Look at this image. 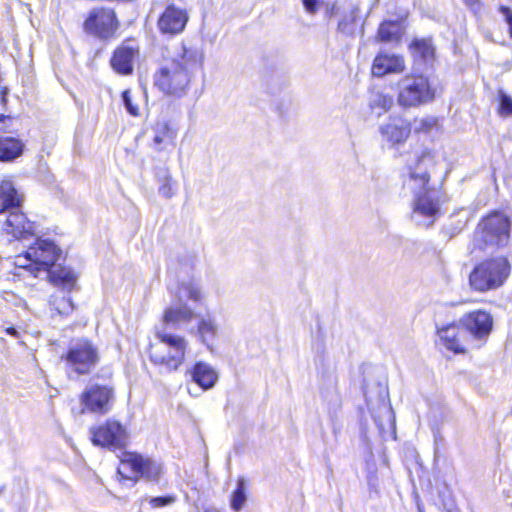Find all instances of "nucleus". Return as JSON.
I'll return each instance as SVG.
<instances>
[{"label":"nucleus","mask_w":512,"mask_h":512,"mask_svg":"<svg viewBox=\"0 0 512 512\" xmlns=\"http://www.w3.org/2000/svg\"><path fill=\"white\" fill-rule=\"evenodd\" d=\"M465 3L471 7H473L474 5L478 4V1L479 0H464Z\"/></svg>","instance_id":"44"},{"label":"nucleus","mask_w":512,"mask_h":512,"mask_svg":"<svg viewBox=\"0 0 512 512\" xmlns=\"http://www.w3.org/2000/svg\"><path fill=\"white\" fill-rule=\"evenodd\" d=\"M122 462L128 464L133 472L147 481L157 482L162 474L160 463L137 453H127Z\"/></svg>","instance_id":"17"},{"label":"nucleus","mask_w":512,"mask_h":512,"mask_svg":"<svg viewBox=\"0 0 512 512\" xmlns=\"http://www.w3.org/2000/svg\"><path fill=\"white\" fill-rule=\"evenodd\" d=\"M362 391L367 405H370L373 400H376L378 403L383 405L388 401V387L386 381L378 380L375 384L370 385L366 378H364Z\"/></svg>","instance_id":"26"},{"label":"nucleus","mask_w":512,"mask_h":512,"mask_svg":"<svg viewBox=\"0 0 512 512\" xmlns=\"http://www.w3.org/2000/svg\"><path fill=\"white\" fill-rule=\"evenodd\" d=\"M247 501L246 495V481L244 478H239L237 481L236 489L233 491L231 495V508L239 512Z\"/></svg>","instance_id":"29"},{"label":"nucleus","mask_w":512,"mask_h":512,"mask_svg":"<svg viewBox=\"0 0 512 512\" xmlns=\"http://www.w3.org/2000/svg\"><path fill=\"white\" fill-rule=\"evenodd\" d=\"M510 233L511 219L503 213L493 212L477 225L473 246L479 250L504 247L509 242Z\"/></svg>","instance_id":"6"},{"label":"nucleus","mask_w":512,"mask_h":512,"mask_svg":"<svg viewBox=\"0 0 512 512\" xmlns=\"http://www.w3.org/2000/svg\"><path fill=\"white\" fill-rule=\"evenodd\" d=\"M401 36V26L397 21H384L378 29V38L382 42H391Z\"/></svg>","instance_id":"28"},{"label":"nucleus","mask_w":512,"mask_h":512,"mask_svg":"<svg viewBox=\"0 0 512 512\" xmlns=\"http://www.w3.org/2000/svg\"><path fill=\"white\" fill-rule=\"evenodd\" d=\"M510 274V264L504 257L484 260L477 264L469 275L472 289L478 292L497 289Z\"/></svg>","instance_id":"8"},{"label":"nucleus","mask_w":512,"mask_h":512,"mask_svg":"<svg viewBox=\"0 0 512 512\" xmlns=\"http://www.w3.org/2000/svg\"><path fill=\"white\" fill-rule=\"evenodd\" d=\"M190 375L192 381L202 390L214 387L218 379V375L213 368L204 362H197L190 370Z\"/></svg>","instance_id":"24"},{"label":"nucleus","mask_w":512,"mask_h":512,"mask_svg":"<svg viewBox=\"0 0 512 512\" xmlns=\"http://www.w3.org/2000/svg\"><path fill=\"white\" fill-rule=\"evenodd\" d=\"M159 182L158 192L161 196L166 199L171 198L174 195L173 186L171 184L172 178L167 169H160L157 173Z\"/></svg>","instance_id":"31"},{"label":"nucleus","mask_w":512,"mask_h":512,"mask_svg":"<svg viewBox=\"0 0 512 512\" xmlns=\"http://www.w3.org/2000/svg\"><path fill=\"white\" fill-rule=\"evenodd\" d=\"M499 104L501 115H512V97L501 91L499 93Z\"/></svg>","instance_id":"33"},{"label":"nucleus","mask_w":512,"mask_h":512,"mask_svg":"<svg viewBox=\"0 0 512 512\" xmlns=\"http://www.w3.org/2000/svg\"><path fill=\"white\" fill-rule=\"evenodd\" d=\"M405 70L404 58L400 55L380 52L373 61L372 74L383 77L387 74L401 73Z\"/></svg>","instance_id":"20"},{"label":"nucleus","mask_w":512,"mask_h":512,"mask_svg":"<svg viewBox=\"0 0 512 512\" xmlns=\"http://www.w3.org/2000/svg\"><path fill=\"white\" fill-rule=\"evenodd\" d=\"M343 4L339 6L337 3L327 4L326 15L331 18L333 16H339L342 13Z\"/></svg>","instance_id":"39"},{"label":"nucleus","mask_w":512,"mask_h":512,"mask_svg":"<svg viewBox=\"0 0 512 512\" xmlns=\"http://www.w3.org/2000/svg\"><path fill=\"white\" fill-rule=\"evenodd\" d=\"M91 440L95 446L109 450L123 449L128 441L125 427L116 420L108 419L106 422L90 428Z\"/></svg>","instance_id":"12"},{"label":"nucleus","mask_w":512,"mask_h":512,"mask_svg":"<svg viewBox=\"0 0 512 512\" xmlns=\"http://www.w3.org/2000/svg\"><path fill=\"white\" fill-rule=\"evenodd\" d=\"M188 21L185 10L168 5L158 19V28L162 34L176 35L181 33Z\"/></svg>","instance_id":"18"},{"label":"nucleus","mask_w":512,"mask_h":512,"mask_svg":"<svg viewBox=\"0 0 512 512\" xmlns=\"http://www.w3.org/2000/svg\"><path fill=\"white\" fill-rule=\"evenodd\" d=\"M122 101H123V105H124L125 109L127 110V112L130 115L138 116V114H139L138 106L133 104L129 90H125L122 92Z\"/></svg>","instance_id":"35"},{"label":"nucleus","mask_w":512,"mask_h":512,"mask_svg":"<svg viewBox=\"0 0 512 512\" xmlns=\"http://www.w3.org/2000/svg\"><path fill=\"white\" fill-rule=\"evenodd\" d=\"M138 56V46L132 45L130 41H124L114 50L110 65L116 73L128 76L133 73L134 63Z\"/></svg>","instance_id":"15"},{"label":"nucleus","mask_w":512,"mask_h":512,"mask_svg":"<svg viewBox=\"0 0 512 512\" xmlns=\"http://www.w3.org/2000/svg\"><path fill=\"white\" fill-rule=\"evenodd\" d=\"M4 230L15 239L24 240L35 234V223L29 221L20 210H13L4 223Z\"/></svg>","instance_id":"19"},{"label":"nucleus","mask_w":512,"mask_h":512,"mask_svg":"<svg viewBox=\"0 0 512 512\" xmlns=\"http://www.w3.org/2000/svg\"><path fill=\"white\" fill-rule=\"evenodd\" d=\"M459 325L473 340L486 342L493 330L494 320L489 312L479 309L464 314L459 319Z\"/></svg>","instance_id":"13"},{"label":"nucleus","mask_w":512,"mask_h":512,"mask_svg":"<svg viewBox=\"0 0 512 512\" xmlns=\"http://www.w3.org/2000/svg\"><path fill=\"white\" fill-rule=\"evenodd\" d=\"M119 26V20L114 9L95 7L88 12L83 22V31L93 38L106 42L116 36Z\"/></svg>","instance_id":"10"},{"label":"nucleus","mask_w":512,"mask_h":512,"mask_svg":"<svg viewBox=\"0 0 512 512\" xmlns=\"http://www.w3.org/2000/svg\"><path fill=\"white\" fill-rule=\"evenodd\" d=\"M6 333H7L8 335L13 336V337H18V331H17V330H16V328H14V327H8V328L6 329Z\"/></svg>","instance_id":"42"},{"label":"nucleus","mask_w":512,"mask_h":512,"mask_svg":"<svg viewBox=\"0 0 512 512\" xmlns=\"http://www.w3.org/2000/svg\"><path fill=\"white\" fill-rule=\"evenodd\" d=\"M322 3V0H302L305 11L310 15H315Z\"/></svg>","instance_id":"38"},{"label":"nucleus","mask_w":512,"mask_h":512,"mask_svg":"<svg viewBox=\"0 0 512 512\" xmlns=\"http://www.w3.org/2000/svg\"><path fill=\"white\" fill-rule=\"evenodd\" d=\"M410 49L412 51L415 61L417 62L428 64L434 59L435 50L431 43V40L415 39L411 43Z\"/></svg>","instance_id":"27"},{"label":"nucleus","mask_w":512,"mask_h":512,"mask_svg":"<svg viewBox=\"0 0 512 512\" xmlns=\"http://www.w3.org/2000/svg\"><path fill=\"white\" fill-rule=\"evenodd\" d=\"M170 330H176L172 327H166L162 321V326L157 329L156 336L168 351L165 353L157 348L150 352V360L153 364L163 367L167 372L178 370L185 359L187 341L179 336L172 334Z\"/></svg>","instance_id":"7"},{"label":"nucleus","mask_w":512,"mask_h":512,"mask_svg":"<svg viewBox=\"0 0 512 512\" xmlns=\"http://www.w3.org/2000/svg\"><path fill=\"white\" fill-rule=\"evenodd\" d=\"M167 138L172 139L173 135L170 129L168 128L167 124H163L161 126H158L156 135L154 136L153 142L155 146H159L162 144Z\"/></svg>","instance_id":"34"},{"label":"nucleus","mask_w":512,"mask_h":512,"mask_svg":"<svg viewBox=\"0 0 512 512\" xmlns=\"http://www.w3.org/2000/svg\"><path fill=\"white\" fill-rule=\"evenodd\" d=\"M7 93H8V89L6 87L1 90V102H2V104L6 103Z\"/></svg>","instance_id":"43"},{"label":"nucleus","mask_w":512,"mask_h":512,"mask_svg":"<svg viewBox=\"0 0 512 512\" xmlns=\"http://www.w3.org/2000/svg\"><path fill=\"white\" fill-rule=\"evenodd\" d=\"M460 329L462 328L459 325V322L457 324L452 323L437 329V334L444 347L454 353L465 352V347L459 338Z\"/></svg>","instance_id":"23"},{"label":"nucleus","mask_w":512,"mask_h":512,"mask_svg":"<svg viewBox=\"0 0 512 512\" xmlns=\"http://www.w3.org/2000/svg\"><path fill=\"white\" fill-rule=\"evenodd\" d=\"M411 131V123L400 116H390L388 122L379 127L382 138L391 146L404 144Z\"/></svg>","instance_id":"16"},{"label":"nucleus","mask_w":512,"mask_h":512,"mask_svg":"<svg viewBox=\"0 0 512 512\" xmlns=\"http://www.w3.org/2000/svg\"><path fill=\"white\" fill-rule=\"evenodd\" d=\"M115 399L112 386L98 383L87 385L80 395L81 413L105 415L112 410Z\"/></svg>","instance_id":"11"},{"label":"nucleus","mask_w":512,"mask_h":512,"mask_svg":"<svg viewBox=\"0 0 512 512\" xmlns=\"http://www.w3.org/2000/svg\"><path fill=\"white\" fill-rule=\"evenodd\" d=\"M190 333L194 334L202 344L211 349L218 335V325L215 318L210 314L198 317L197 327H192Z\"/></svg>","instance_id":"21"},{"label":"nucleus","mask_w":512,"mask_h":512,"mask_svg":"<svg viewBox=\"0 0 512 512\" xmlns=\"http://www.w3.org/2000/svg\"><path fill=\"white\" fill-rule=\"evenodd\" d=\"M60 361L67 377L75 380L95 370L100 362L99 349L86 337L73 338L60 356Z\"/></svg>","instance_id":"4"},{"label":"nucleus","mask_w":512,"mask_h":512,"mask_svg":"<svg viewBox=\"0 0 512 512\" xmlns=\"http://www.w3.org/2000/svg\"><path fill=\"white\" fill-rule=\"evenodd\" d=\"M24 143L15 137H0V161L13 162L19 158L24 151Z\"/></svg>","instance_id":"25"},{"label":"nucleus","mask_w":512,"mask_h":512,"mask_svg":"<svg viewBox=\"0 0 512 512\" xmlns=\"http://www.w3.org/2000/svg\"><path fill=\"white\" fill-rule=\"evenodd\" d=\"M438 120L434 116H427L421 119H414L411 123L412 130L415 133H428L437 126Z\"/></svg>","instance_id":"32"},{"label":"nucleus","mask_w":512,"mask_h":512,"mask_svg":"<svg viewBox=\"0 0 512 512\" xmlns=\"http://www.w3.org/2000/svg\"><path fill=\"white\" fill-rule=\"evenodd\" d=\"M436 157L424 150L414 166L409 168V183L414 196L411 218L419 226H431L440 213V192L429 186Z\"/></svg>","instance_id":"1"},{"label":"nucleus","mask_w":512,"mask_h":512,"mask_svg":"<svg viewBox=\"0 0 512 512\" xmlns=\"http://www.w3.org/2000/svg\"><path fill=\"white\" fill-rule=\"evenodd\" d=\"M205 512H218L217 510H206Z\"/></svg>","instance_id":"46"},{"label":"nucleus","mask_w":512,"mask_h":512,"mask_svg":"<svg viewBox=\"0 0 512 512\" xmlns=\"http://www.w3.org/2000/svg\"><path fill=\"white\" fill-rule=\"evenodd\" d=\"M22 203V196L14 187L12 181L3 180L0 183V213L5 211L19 210Z\"/></svg>","instance_id":"22"},{"label":"nucleus","mask_w":512,"mask_h":512,"mask_svg":"<svg viewBox=\"0 0 512 512\" xmlns=\"http://www.w3.org/2000/svg\"><path fill=\"white\" fill-rule=\"evenodd\" d=\"M174 500L175 499L172 496H157V497L150 498L149 504L153 508H160V507L170 505L171 503L174 502Z\"/></svg>","instance_id":"36"},{"label":"nucleus","mask_w":512,"mask_h":512,"mask_svg":"<svg viewBox=\"0 0 512 512\" xmlns=\"http://www.w3.org/2000/svg\"><path fill=\"white\" fill-rule=\"evenodd\" d=\"M360 23L359 35L364 36V23L360 15V3L356 0H345L342 13L339 15L337 31L345 36L354 37Z\"/></svg>","instance_id":"14"},{"label":"nucleus","mask_w":512,"mask_h":512,"mask_svg":"<svg viewBox=\"0 0 512 512\" xmlns=\"http://www.w3.org/2000/svg\"><path fill=\"white\" fill-rule=\"evenodd\" d=\"M500 12L505 17V20L509 26L510 36L512 38V10L507 6H501Z\"/></svg>","instance_id":"40"},{"label":"nucleus","mask_w":512,"mask_h":512,"mask_svg":"<svg viewBox=\"0 0 512 512\" xmlns=\"http://www.w3.org/2000/svg\"><path fill=\"white\" fill-rule=\"evenodd\" d=\"M202 63V53L181 44L171 61L166 62L154 74V84L163 93L180 97L185 94L194 69Z\"/></svg>","instance_id":"3"},{"label":"nucleus","mask_w":512,"mask_h":512,"mask_svg":"<svg viewBox=\"0 0 512 512\" xmlns=\"http://www.w3.org/2000/svg\"><path fill=\"white\" fill-rule=\"evenodd\" d=\"M4 490H5V486H0V496L3 494Z\"/></svg>","instance_id":"45"},{"label":"nucleus","mask_w":512,"mask_h":512,"mask_svg":"<svg viewBox=\"0 0 512 512\" xmlns=\"http://www.w3.org/2000/svg\"><path fill=\"white\" fill-rule=\"evenodd\" d=\"M60 256L61 250L54 242L37 238L33 245L28 246L23 256H18V262L36 277L45 273L54 285L71 287L75 284L76 276L71 269L56 264Z\"/></svg>","instance_id":"2"},{"label":"nucleus","mask_w":512,"mask_h":512,"mask_svg":"<svg viewBox=\"0 0 512 512\" xmlns=\"http://www.w3.org/2000/svg\"><path fill=\"white\" fill-rule=\"evenodd\" d=\"M175 297L176 301L164 310L162 321L166 327L182 329L197 316L185 300L201 303L204 299V294L198 282L189 280L179 285Z\"/></svg>","instance_id":"5"},{"label":"nucleus","mask_w":512,"mask_h":512,"mask_svg":"<svg viewBox=\"0 0 512 512\" xmlns=\"http://www.w3.org/2000/svg\"><path fill=\"white\" fill-rule=\"evenodd\" d=\"M397 102L403 108L418 107L435 98L436 90L429 78L422 74H411L397 82Z\"/></svg>","instance_id":"9"},{"label":"nucleus","mask_w":512,"mask_h":512,"mask_svg":"<svg viewBox=\"0 0 512 512\" xmlns=\"http://www.w3.org/2000/svg\"><path fill=\"white\" fill-rule=\"evenodd\" d=\"M394 104V99L391 95L384 94L382 92H376L370 99V107L375 110L379 109L378 114L389 111Z\"/></svg>","instance_id":"30"},{"label":"nucleus","mask_w":512,"mask_h":512,"mask_svg":"<svg viewBox=\"0 0 512 512\" xmlns=\"http://www.w3.org/2000/svg\"><path fill=\"white\" fill-rule=\"evenodd\" d=\"M367 484L370 493L378 494L379 480L376 471L369 470L367 474Z\"/></svg>","instance_id":"37"},{"label":"nucleus","mask_w":512,"mask_h":512,"mask_svg":"<svg viewBox=\"0 0 512 512\" xmlns=\"http://www.w3.org/2000/svg\"><path fill=\"white\" fill-rule=\"evenodd\" d=\"M6 121H11V117L1 114L0 115V131H6V127L4 126Z\"/></svg>","instance_id":"41"}]
</instances>
